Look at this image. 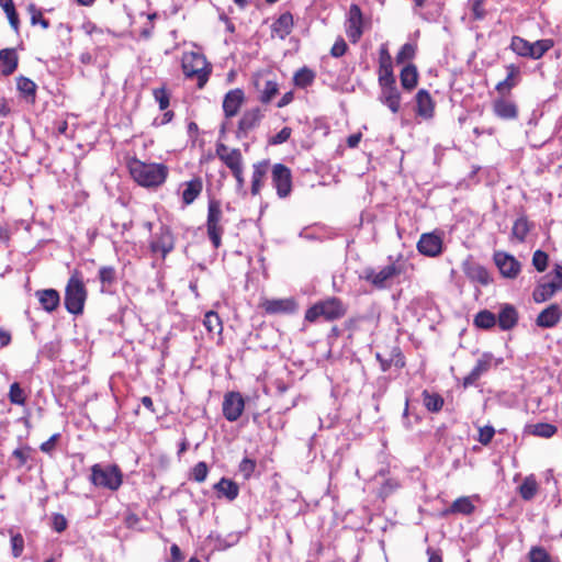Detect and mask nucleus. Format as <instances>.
I'll return each mask as SVG.
<instances>
[{
	"label": "nucleus",
	"mask_w": 562,
	"mask_h": 562,
	"mask_svg": "<svg viewBox=\"0 0 562 562\" xmlns=\"http://www.w3.org/2000/svg\"><path fill=\"white\" fill-rule=\"evenodd\" d=\"M132 178L142 187L156 188L161 186L168 176V168L162 164H146L139 159L128 162Z\"/></svg>",
	"instance_id": "obj_1"
},
{
	"label": "nucleus",
	"mask_w": 562,
	"mask_h": 562,
	"mask_svg": "<svg viewBox=\"0 0 562 562\" xmlns=\"http://www.w3.org/2000/svg\"><path fill=\"white\" fill-rule=\"evenodd\" d=\"M347 314V305L338 297L331 296L316 302L305 313V321L313 323L318 317L326 321H336Z\"/></svg>",
	"instance_id": "obj_2"
},
{
	"label": "nucleus",
	"mask_w": 562,
	"mask_h": 562,
	"mask_svg": "<svg viewBox=\"0 0 562 562\" xmlns=\"http://www.w3.org/2000/svg\"><path fill=\"white\" fill-rule=\"evenodd\" d=\"M182 70L186 77L195 78L198 88L202 89L212 72V66L201 53L190 52L182 57Z\"/></svg>",
	"instance_id": "obj_3"
},
{
	"label": "nucleus",
	"mask_w": 562,
	"mask_h": 562,
	"mask_svg": "<svg viewBox=\"0 0 562 562\" xmlns=\"http://www.w3.org/2000/svg\"><path fill=\"white\" fill-rule=\"evenodd\" d=\"M87 299V289L80 274L76 271L68 280L65 290V307L74 315H79L83 311Z\"/></svg>",
	"instance_id": "obj_4"
},
{
	"label": "nucleus",
	"mask_w": 562,
	"mask_h": 562,
	"mask_svg": "<svg viewBox=\"0 0 562 562\" xmlns=\"http://www.w3.org/2000/svg\"><path fill=\"white\" fill-rule=\"evenodd\" d=\"M91 481L95 486L115 491L122 484V474L116 465L94 464L91 469Z\"/></svg>",
	"instance_id": "obj_5"
},
{
	"label": "nucleus",
	"mask_w": 562,
	"mask_h": 562,
	"mask_svg": "<svg viewBox=\"0 0 562 562\" xmlns=\"http://www.w3.org/2000/svg\"><path fill=\"white\" fill-rule=\"evenodd\" d=\"M403 272V267L398 263L392 262L379 271L368 268L363 271V279L370 282L378 289H385L389 286L390 281Z\"/></svg>",
	"instance_id": "obj_6"
},
{
	"label": "nucleus",
	"mask_w": 562,
	"mask_h": 562,
	"mask_svg": "<svg viewBox=\"0 0 562 562\" xmlns=\"http://www.w3.org/2000/svg\"><path fill=\"white\" fill-rule=\"evenodd\" d=\"M222 216L221 203L216 200H211L207 207L206 229L207 236L215 248L221 246V239L224 233L221 225Z\"/></svg>",
	"instance_id": "obj_7"
},
{
	"label": "nucleus",
	"mask_w": 562,
	"mask_h": 562,
	"mask_svg": "<svg viewBox=\"0 0 562 562\" xmlns=\"http://www.w3.org/2000/svg\"><path fill=\"white\" fill-rule=\"evenodd\" d=\"M416 247L419 254L426 257H438L443 249L442 234L438 231L424 233L420 235Z\"/></svg>",
	"instance_id": "obj_8"
},
{
	"label": "nucleus",
	"mask_w": 562,
	"mask_h": 562,
	"mask_svg": "<svg viewBox=\"0 0 562 562\" xmlns=\"http://www.w3.org/2000/svg\"><path fill=\"white\" fill-rule=\"evenodd\" d=\"M271 177L278 196L281 199L289 196L292 191L291 170L283 164H276L272 167Z\"/></svg>",
	"instance_id": "obj_9"
},
{
	"label": "nucleus",
	"mask_w": 562,
	"mask_h": 562,
	"mask_svg": "<svg viewBox=\"0 0 562 562\" xmlns=\"http://www.w3.org/2000/svg\"><path fill=\"white\" fill-rule=\"evenodd\" d=\"M149 248L153 254H160L165 258L175 248V237L168 226H161L151 236Z\"/></svg>",
	"instance_id": "obj_10"
},
{
	"label": "nucleus",
	"mask_w": 562,
	"mask_h": 562,
	"mask_svg": "<svg viewBox=\"0 0 562 562\" xmlns=\"http://www.w3.org/2000/svg\"><path fill=\"white\" fill-rule=\"evenodd\" d=\"M381 87V93L379 100L386 105L392 113H397L401 108V94L396 87V81L394 79H383L379 81Z\"/></svg>",
	"instance_id": "obj_11"
},
{
	"label": "nucleus",
	"mask_w": 562,
	"mask_h": 562,
	"mask_svg": "<svg viewBox=\"0 0 562 562\" xmlns=\"http://www.w3.org/2000/svg\"><path fill=\"white\" fill-rule=\"evenodd\" d=\"M494 262L501 274L507 279H515L521 270L520 262L505 251H496L494 254Z\"/></svg>",
	"instance_id": "obj_12"
},
{
	"label": "nucleus",
	"mask_w": 562,
	"mask_h": 562,
	"mask_svg": "<svg viewBox=\"0 0 562 562\" xmlns=\"http://www.w3.org/2000/svg\"><path fill=\"white\" fill-rule=\"evenodd\" d=\"M245 402L240 393L228 392L223 401V415L228 422H236L243 414Z\"/></svg>",
	"instance_id": "obj_13"
},
{
	"label": "nucleus",
	"mask_w": 562,
	"mask_h": 562,
	"mask_svg": "<svg viewBox=\"0 0 562 562\" xmlns=\"http://www.w3.org/2000/svg\"><path fill=\"white\" fill-rule=\"evenodd\" d=\"M218 159L231 170L243 167V156L239 149L229 148L223 143H218L215 148Z\"/></svg>",
	"instance_id": "obj_14"
},
{
	"label": "nucleus",
	"mask_w": 562,
	"mask_h": 562,
	"mask_svg": "<svg viewBox=\"0 0 562 562\" xmlns=\"http://www.w3.org/2000/svg\"><path fill=\"white\" fill-rule=\"evenodd\" d=\"M262 119V113L259 108L246 111L239 120L237 128V137H246L250 131L256 128Z\"/></svg>",
	"instance_id": "obj_15"
},
{
	"label": "nucleus",
	"mask_w": 562,
	"mask_h": 562,
	"mask_svg": "<svg viewBox=\"0 0 562 562\" xmlns=\"http://www.w3.org/2000/svg\"><path fill=\"white\" fill-rule=\"evenodd\" d=\"M347 35L352 43L362 35V13L357 4H351L348 13Z\"/></svg>",
	"instance_id": "obj_16"
},
{
	"label": "nucleus",
	"mask_w": 562,
	"mask_h": 562,
	"mask_svg": "<svg viewBox=\"0 0 562 562\" xmlns=\"http://www.w3.org/2000/svg\"><path fill=\"white\" fill-rule=\"evenodd\" d=\"M262 307L268 314H292L296 311V302L292 297L266 300Z\"/></svg>",
	"instance_id": "obj_17"
},
{
	"label": "nucleus",
	"mask_w": 562,
	"mask_h": 562,
	"mask_svg": "<svg viewBox=\"0 0 562 562\" xmlns=\"http://www.w3.org/2000/svg\"><path fill=\"white\" fill-rule=\"evenodd\" d=\"M562 318V310L559 304H550L543 311H541L536 319L537 326L541 328H552Z\"/></svg>",
	"instance_id": "obj_18"
},
{
	"label": "nucleus",
	"mask_w": 562,
	"mask_h": 562,
	"mask_svg": "<svg viewBox=\"0 0 562 562\" xmlns=\"http://www.w3.org/2000/svg\"><path fill=\"white\" fill-rule=\"evenodd\" d=\"M493 357L490 353L482 355L481 358L477 359L476 364L471 370V372L464 376L463 386L468 387L473 384L485 374L492 367Z\"/></svg>",
	"instance_id": "obj_19"
},
{
	"label": "nucleus",
	"mask_w": 562,
	"mask_h": 562,
	"mask_svg": "<svg viewBox=\"0 0 562 562\" xmlns=\"http://www.w3.org/2000/svg\"><path fill=\"white\" fill-rule=\"evenodd\" d=\"M244 102V92L241 89H234L225 94L223 110L227 117L235 116Z\"/></svg>",
	"instance_id": "obj_20"
},
{
	"label": "nucleus",
	"mask_w": 562,
	"mask_h": 562,
	"mask_svg": "<svg viewBox=\"0 0 562 562\" xmlns=\"http://www.w3.org/2000/svg\"><path fill=\"white\" fill-rule=\"evenodd\" d=\"M562 289V282L550 280L539 283L533 290L532 297L536 303H543L550 300L558 291Z\"/></svg>",
	"instance_id": "obj_21"
},
{
	"label": "nucleus",
	"mask_w": 562,
	"mask_h": 562,
	"mask_svg": "<svg viewBox=\"0 0 562 562\" xmlns=\"http://www.w3.org/2000/svg\"><path fill=\"white\" fill-rule=\"evenodd\" d=\"M416 100V114L424 119H431L434 116L435 103L425 89H420L415 97Z\"/></svg>",
	"instance_id": "obj_22"
},
{
	"label": "nucleus",
	"mask_w": 562,
	"mask_h": 562,
	"mask_svg": "<svg viewBox=\"0 0 562 562\" xmlns=\"http://www.w3.org/2000/svg\"><path fill=\"white\" fill-rule=\"evenodd\" d=\"M494 114L502 120H515L518 116L517 105L507 99H496L493 102Z\"/></svg>",
	"instance_id": "obj_23"
},
{
	"label": "nucleus",
	"mask_w": 562,
	"mask_h": 562,
	"mask_svg": "<svg viewBox=\"0 0 562 562\" xmlns=\"http://www.w3.org/2000/svg\"><path fill=\"white\" fill-rule=\"evenodd\" d=\"M35 296L37 297L43 310L48 313L54 312L59 306L60 296L59 293L54 289L38 290L35 292Z\"/></svg>",
	"instance_id": "obj_24"
},
{
	"label": "nucleus",
	"mask_w": 562,
	"mask_h": 562,
	"mask_svg": "<svg viewBox=\"0 0 562 562\" xmlns=\"http://www.w3.org/2000/svg\"><path fill=\"white\" fill-rule=\"evenodd\" d=\"M392 57L386 44H382L379 50V81L394 79Z\"/></svg>",
	"instance_id": "obj_25"
},
{
	"label": "nucleus",
	"mask_w": 562,
	"mask_h": 562,
	"mask_svg": "<svg viewBox=\"0 0 562 562\" xmlns=\"http://www.w3.org/2000/svg\"><path fill=\"white\" fill-rule=\"evenodd\" d=\"M293 18L291 13L286 12L279 16L272 24L271 33L272 36L284 40L292 31Z\"/></svg>",
	"instance_id": "obj_26"
},
{
	"label": "nucleus",
	"mask_w": 562,
	"mask_h": 562,
	"mask_svg": "<svg viewBox=\"0 0 562 562\" xmlns=\"http://www.w3.org/2000/svg\"><path fill=\"white\" fill-rule=\"evenodd\" d=\"M18 55L12 48L0 50V71L3 76L12 75L18 67Z\"/></svg>",
	"instance_id": "obj_27"
},
{
	"label": "nucleus",
	"mask_w": 562,
	"mask_h": 562,
	"mask_svg": "<svg viewBox=\"0 0 562 562\" xmlns=\"http://www.w3.org/2000/svg\"><path fill=\"white\" fill-rule=\"evenodd\" d=\"M498 326L503 330L512 329L518 322V313L513 305L506 304L501 308L498 318L496 319Z\"/></svg>",
	"instance_id": "obj_28"
},
{
	"label": "nucleus",
	"mask_w": 562,
	"mask_h": 562,
	"mask_svg": "<svg viewBox=\"0 0 562 562\" xmlns=\"http://www.w3.org/2000/svg\"><path fill=\"white\" fill-rule=\"evenodd\" d=\"M214 490L217 492L218 497H226L228 501H234L239 493L238 485L228 479H221L215 485Z\"/></svg>",
	"instance_id": "obj_29"
},
{
	"label": "nucleus",
	"mask_w": 562,
	"mask_h": 562,
	"mask_svg": "<svg viewBox=\"0 0 562 562\" xmlns=\"http://www.w3.org/2000/svg\"><path fill=\"white\" fill-rule=\"evenodd\" d=\"M269 169V161L263 160L254 165L252 179H251V193L258 194L262 187V180Z\"/></svg>",
	"instance_id": "obj_30"
},
{
	"label": "nucleus",
	"mask_w": 562,
	"mask_h": 562,
	"mask_svg": "<svg viewBox=\"0 0 562 562\" xmlns=\"http://www.w3.org/2000/svg\"><path fill=\"white\" fill-rule=\"evenodd\" d=\"M507 69V76L506 78L503 80V81H499L497 85H496V90L498 92H504V91H508L510 90L512 88H514L518 81H519V74H520V70H519V67H517L516 65L514 64H510L506 67Z\"/></svg>",
	"instance_id": "obj_31"
},
{
	"label": "nucleus",
	"mask_w": 562,
	"mask_h": 562,
	"mask_svg": "<svg viewBox=\"0 0 562 562\" xmlns=\"http://www.w3.org/2000/svg\"><path fill=\"white\" fill-rule=\"evenodd\" d=\"M203 189V183L200 178H195L186 183V189L182 192V201L186 205H190L200 195Z\"/></svg>",
	"instance_id": "obj_32"
},
{
	"label": "nucleus",
	"mask_w": 562,
	"mask_h": 562,
	"mask_svg": "<svg viewBox=\"0 0 562 562\" xmlns=\"http://www.w3.org/2000/svg\"><path fill=\"white\" fill-rule=\"evenodd\" d=\"M553 46H554V41L551 38L538 40L532 43L530 42L528 58L540 59Z\"/></svg>",
	"instance_id": "obj_33"
},
{
	"label": "nucleus",
	"mask_w": 562,
	"mask_h": 562,
	"mask_svg": "<svg viewBox=\"0 0 562 562\" xmlns=\"http://www.w3.org/2000/svg\"><path fill=\"white\" fill-rule=\"evenodd\" d=\"M400 79L404 89L413 90L416 87L418 80L417 68L412 64L405 66L401 71Z\"/></svg>",
	"instance_id": "obj_34"
},
{
	"label": "nucleus",
	"mask_w": 562,
	"mask_h": 562,
	"mask_svg": "<svg viewBox=\"0 0 562 562\" xmlns=\"http://www.w3.org/2000/svg\"><path fill=\"white\" fill-rule=\"evenodd\" d=\"M474 509L475 506L471 502L470 497L462 496L453 501L451 506L445 513L470 515L474 512Z\"/></svg>",
	"instance_id": "obj_35"
},
{
	"label": "nucleus",
	"mask_w": 562,
	"mask_h": 562,
	"mask_svg": "<svg viewBox=\"0 0 562 562\" xmlns=\"http://www.w3.org/2000/svg\"><path fill=\"white\" fill-rule=\"evenodd\" d=\"M538 483L535 475L530 474L526 476L519 486V494L522 499L530 501L538 493Z\"/></svg>",
	"instance_id": "obj_36"
},
{
	"label": "nucleus",
	"mask_w": 562,
	"mask_h": 562,
	"mask_svg": "<svg viewBox=\"0 0 562 562\" xmlns=\"http://www.w3.org/2000/svg\"><path fill=\"white\" fill-rule=\"evenodd\" d=\"M315 74L307 67L299 69L293 77L294 85L300 88H306L313 83Z\"/></svg>",
	"instance_id": "obj_37"
},
{
	"label": "nucleus",
	"mask_w": 562,
	"mask_h": 562,
	"mask_svg": "<svg viewBox=\"0 0 562 562\" xmlns=\"http://www.w3.org/2000/svg\"><path fill=\"white\" fill-rule=\"evenodd\" d=\"M423 401L425 407L432 413L439 412L443 406V398L437 393H430L428 391L423 392Z\"/></svg>",
	"instance_id": "obj_38"
},
{
	"label": "nucleus",
	"mask_w": 562,
	"mask_h": 562,
	"mask_svg": "<svg viewBox=\"0 0 562 562\" xmlns=\"http://www.w3.org/2000/svg\"><path fill=\"white\" fill-rule=\"evenodd\" d=\"M203 324L211 334H221L223 330L221 318L218 314L213 311L205 313Z\"/></svg>",
	"instance_id": "obj_39"
},
{
	"label": "nucleus",
	"mask_w": 562,
	"mask_h": 562,
	"mask_svg": "<svg viewBox=\"0 0 562 562\" xmlns=\"http://www.w3.org/2000/svg\"><path fill=\"white\" fill-rule=\"evenodd\" d=\"M465 273L470 279L475 280L483 285H486L490 282V276L487 270L480 265L470 266L465 270Z\"/></svg>",
	"instance_id": "obj_40"
},
{
	"label": "nucleus",
	"mask_w": 562,
	"mask_h": 562,
	"mask_svg": "<svg viewBox=\"0 0 562 562\" xmlns=\"http://www.w3.org/2000/svg\"><path fill=\"white\" fill-rule=\"evenodd\" d=\"M509 48L518 56L528 58L530 42L518 35H514L510 40Z\"/></svg>",
	"instance_id": "obj_41"
},
{
	"label": "nucleus",
	"mask_w": 562,
	"mask_h": 562,
	"mask_svg": "<svg viewBox=\"0 0 562 562\" xmlns=\"http://www.w3.org/2000/svg\"><path fill=\"white\" fill-rule=\"evenodd\" d=\"M474 324L479 328L490 329L496 324V317L492 312L484 310L476 314Z\"/></svg>",
	"instance_id": "obj_42"
},
{
	"label": "nucleus",
	"mask_w": 562,
	"mask_h": 562,
	"mask_svg": "<svg viewBox=\"0 0 562 562\" xmlns=\"http://www.w3.org/2000/svg\"><path fill=\"white\" fill-rule=\"evenodd\" d=\"M530 432L532 435L541 438H551L558 431V428L554 425L548 423H538L530 426Z\"/></svg>",
	"instance_id": "obj_43"
},
{
	"label": "nucleus",
	"mask_w": 562,
	"mask_h": 562,
	"mask_svg": "<svg viewBox=\"0 0 562 562\" xmlns=\"http://www.w3.org/2000/svg\"><path fill=\"white\" fill-rule=\"evenodd\" d=\"M529 231L530 226L528 221L525 217H519L515 221L513 225L512 235L517 240L524 241Z\"/></svg>",
	"instance_id": "obj_44"
},
{
	"label": "nucleus",
	"mask_w": 562,
	"mask_h": 562,
	"mask_svg": "<svg viewBox=\"0 0 562 562\" xmlns=\"http://www.w3.org/2000/svg\"><path fill=\"white\" fill-rule=\"evenodd\" d=\"M9 401L14 405H24L26 401V395L23 389L20 386L18 382H14L10 386L9 391Z\"/></svg>",
	"instance_id": "obj_45"
},
{
	"label": "nucleus",
	"mask_w": 562,
	"mask_h": 562,
	"mask_svg": "<svg viewBox=\"0 0 562 562\" xmlns=\"http://www.w3.org/2000/svg\"><path fill=\"white\" fill-rule=\"evenodd\" d=\"M18 90L25 97H32L34 100L36 92V85L33 80L26 77H20L16 82Z\"/></svg>",
	"instance_id": "obj_46"
},
{
	"label": "nucleus",
	"mask_w": 562,
	"mask_h": 562,
	"mask_svg": "<svg viewBox=\"0 0 562 562\" xmlns=\"http://www.w3.org/2000/svg\"><path fill=\"white\" fill-rule=\"evenodd\" d=\"M279 92V86L273 80H267L265 82V88L260 94V101L262 103H269Z\"/></svg>",
	"instance_id": "obj_47"
},
{
	"label": "nucleus",
	"mask_w": 562,
	"mask_h": 562,
	"mask_svg": "<svg viewBox=\"0 0 562 562\" xmlns=\"http://www.w3.org/2000/svg\"><path fill=\"white\" fill-rule=\"evenodd\" d=\"M116 279V272L113 267L104 266L99 270V280L103 285H111Z\"/></svg>",
	"instance_id": "obj_48"
},
{
	"label": "nucleus",
	"mask_w": 562,
	"mask_h": 562,
	"mask_svg": "<svg viewBox=\"0 0 562 562\" xmlns=\"http://www.w3.org/2000/svg\"><path fill=\"white\" fill-rule=\"evenodd\" d=\"M29 12L31 13V23L32 25L40 24L43 29L49 27V22L46 20L41 10H38L34 4L29 5Z\"/></svg>",
	"instance_id": "obj_49"
},
{
	"label": "nucleus",
	"mask_w": 562,
	"mask_h": 562,
	"mask_svg": "<svg viewBox=\"0 0 562 562\" xmlns=\"http://www.w3.org/2000/svg\"><path fill=\"white\" fill-rule=\"evenodd\" d=\"M380 364H381L382 371L385 372L391 368L392 364H394L395 367H400V368L403 367L404 360H403V357L401 356L400 351L397 349H394L392 357L390 359L381 360Z\"/></svg>",
	"instance_id": "obj_50"
},
{
	"label": "nucleus",
	"mask_w": 562,
	"mask_h": 562,
	"mask_svg": "<svg viewBox=\"0 0 562 562\" xmlns=\"http://www.w3.org/2000/svg\"><path fill=\"white\" fill-rule=\"evenodd\" d=\"M209 473V468L204 461L198 462L191 472L192 479L199 483L204 482Z\"/></svg>",
	"instance_id": "obj_51"
},
{
	"label": "nucleus",
	"mask_w": 562,
	"mask_h": 562,
	"mask_svg": "<svg viewBox=\"0 0 562 562\" xmlns=\"http://www.w3.org/2000/svg\"><path fill=\"white\" fill-rule=\"evenodd\" d=\"M415 52H416V48L413 44H411V43L404 44L396 55V61L398 64H402L406 60L412 59L415 56Z\"/></svg>",
	"instance_id": "obj_52"
},
{
	"label": "nucleus",
	"mask_w": 562,
	"mask_h": 562,
	"mask_svg": "<svg viewBox=\"0 0 562 562\" xmlns=\"http://www.w3.org/2000/svg\"><path fill=\"white\" fill-rule=\"evenodd\" d=\"M153 94L160 110H166L169 106L170 95L164 87L154 89Z\"/></svg>",
	"instance_id": "obj_53"
},
{
	"label": "nucleus",
	"mask_w": 562,
	"mask_h": 562,
	"mask_svg": "<svg viewBox=\"0 0 562 562\" xmlns=\"http://www.w3.org/2000/svg\"><path fill=\"white\" fill-rule=\"evenodd\" d=\"M532 265L539 272L544 271L548 266V255L542 250H536L532 256Z\"/></svg>",
	"instance_id": "obj_54"
},
{
	"label": "nucleus",
	"mask_w": 562,
	"mask_h": 562,
	"mask_svg": "<svg viewBox=\"0 0 562 562\" xmlns=\"http://www.w3.org/2000/svg\"><path fill=\"white\" fill-rule=\"evenodd\" d=\"M495 435V429L492 426H484L479 428V442L487 446Z\"/></svg>",
	"instance_id": "obj_55"
},
{
	"label": "nucleus",
	"mask_w": 562,
	"mask_h": 562,
	"mask_svg": "<svg viewBox=\"0 0 562 562\" xmlns=\"http://www.w3.org/2000/svg\"><path fill=\"white\" fill-rule=\"evenodd\" d=\"M530 562H551V559L547 551L542 548H532L529 553Z\"/></svg>",
	"instance_id": "obj_56"
},
{
	"label": "nucleus",
	"mask_w": 562,
	"mask_h": 562,
	"mask_svg": "<svg viewBox=\"0 0 562 562\" xmlns=\"http://www.w3.org/2000/svg\"><path fill=\"white\" fill-rule=\"evenodd\" d=\"M11 547H12V553L15 558H18L22 554V551L24 548V539L20 533L13 535L11 537Z\"/></svg>",
	"instance_id": "obj_57"
},
{
	"label": "nucleus",
	"mask_w": 562,
	"mask_h": 562,
	"mask_svg": "<svg viewBox=\"0 0 562 562\" xmlns=\"http://www.w3.org/2000/svg\"><path fill=\"white\" fill-rule=\"evenodd\" d=\"M256 469V462L251 459L245 458L239 464V471L245 477H249Z\"/></svg>",
	"instance_id": "obj_58"
},
{
	"label": "nucleus",
	"mask_w": 562,
	"mask_h": 562,
	"mask_svg": "<svg viewBox=\"0 0 562 562\" xmlns=\"http://www.w3.org/2000/svg\"><path fill=\"white\" fill-rule=\"evenodd\" d=\"M12 456L18 460V465L23 467L30 458V449L27 447L18 448L12 452Z\"/></svg>",
	"instance_id": "obj_59"
},
{
	"label": "nucleus",
	"mask_w": 562,
	"mask_h": 562,
	"mask_svg": "<svg viewBox=\"0 0 562 562\" xmlns=\"http://www.w3.org/2000/svg\"><path fill=\"white\" fill-rule=\"evenodd\" d=\"M471 11L475 20H482L485 16L484 0H473Z\"/></svg>",
	"instance_id": "obj_60"
},
{
	"label": "nucleus",
	"mask_w": 562,
	"mask_h": 562,
	"mask_svg": "<svg viewBox=\"0 0 562 562\" xmlns=\"http://www.w3.org/2000/svg\"><path fill=\"white\" fill-rule=\"evenodd\" d=\"M291 136V128L290 127H283L278 134H276L270 143L273 145L282 144L286 142Z\"/></svg>",
	"instance_id": "obj_61"
},
{
	"label": "nucleus",
	"mask_w": 562,
	"mask_h": 562,
	"mask_svg": "<svg viewBox=\"0 0 562 562\" xmlns=\"http://www.w3.org/2000/svg\"><path fill=\"white\" fill-rule=\"evenodd\" d=\"M347 50V44L342 38H339L335 42L330 49V54L334 57H341Z\"/></svg>",
	"instance_id": "obj_62"
},
{
	"label": "nucleus",
	"mask_w": 562,
	"mask_h": 562,
	"mask_svg": "<svg viewBox=\"0 0 562 562\" xmlns=\"http://www.w3.org/2000/svg\"><path fill=\"white\" fill-rule=\"evenodd\" d=\"M53 528L57 532H63L67 528V520L61 514L53 516Z\"/></svg>",
	"instance_id": "obj_63"
},
{
	"label": "nucleus",
	"mask_w": 562,
	"mask_h": 562,
	"mask_svg": "<svg viewBox=\"0 0 562 562\" xmlns=\"http://www.w3.org/2000/svg\"><path fill=\"white\" fill-rule=\"evenodd\" d=\"M58 437H59L58 434L53 435L48 440H46L45 442H43L41 445V447H40L41 450L45 453H50L55 448Z\"/></svg>",
	"instance_id": "obj_64"
}]
</instances>
